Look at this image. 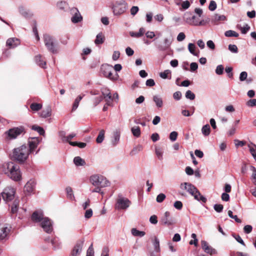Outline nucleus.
<instances>
[{"label":"nucleus","mask_w":256,"mask_h":256,"mask_svg":"<svg viewBox=\"0 0 256 256\" xmlns=\"http://www.w3.org/2000/svg\"><path fill=\"white\" fill-rule=\"evenodd\" d=\"M84 94L83 95H80L76 97V98L75 99L74 102L73 104L72 108V111H74L76 110V108H78L79 103L80 101L82 100V98L84 96Z\"/></svg>","instance_id":"nucleus-26"},{"label":"nucleus","mask_w":256,"mask_h":256,"mask_svg":"<svg viewBox=\"0 0 256 256\" xmlns=\"http://www.w3.org/2000/svg\"><path fill=\"white\" fill-rule=\"evenodd\" d=\"M162 224L169 226L174 225L175 223V220L170 216L169 212H166L162 216L160 220Z\"/></svg>","instance_id":"nucleus-11"},{"label":"nucleus","mask_w":256,"mask_h":256,"mask_svg":"<svg viewBox=\"0 0 256 256\" xmlns=\"http://www.w3.org/2000/svg\"><path fill=\"white\" fill-rule=\"evenodd\" d=\"M10 232V228L6 225L0 228V240L7 238Z\"/></svg>","instance_id":"nucleus-18"},{"label":"nucleus","mask_w":256,"mask_h":256,"mask_svg":"<svg viewBox=\"0 0 256 256\" xmlns=\"http://www.w3.org/2000/svg\"><path fill=\"white\" fill-rule=\"evenodd\" d=\"M104 134L105 131L104 130H100L96 139V142L98 144H100L103 142L104 138Z\"/></svg>","instance_id":"nucleus-36"},{"label":"nucleus","mask_w":256,"mask_h":256,"mask_svg":"<svg viewBox=\"0 0 256 256\" xmlns=\"http://www.w3.org/2000/svg\"><path fill=\"white\" fill-rule=\"evenodd\" d=\"M139 10V8L137 6H133L130 10V14L132 16H135Z\"/></svg>","instance_id":"nucleus-62"},{"label":"nucleus","mask_w":256,"mask_h":256,"mask_svg":"<svg viewBox=\"0 0 256 256\" xmlns=\"http://www.w3.org/2000/svg\"><path fill=\"white\" fill-rule=\"evenodd\" d=\"M110 250L108 246H105L102 248L100 256H109Z\"/></svg>","instance_id":"nucleus-55"},{"label":"nucleus","mask_w":256,"mask_h":256,"mask_svg":"<svg viewBox=\"0 0 256 256\" xmlns=\"http://www.w3.org/2000/svg\"><path fill=\"white\" fill-rule=\"evenodd\" d=\"M36 182L34 179H30L24 185V192L26 196H31L34 193Z\"/></svg>","instance_id":"nucleus-10"},{"label":"nucleus","mask_w":256,"mask_h":256,"mask_svg":"<svg viewBox=\"0 0 256 256\" xmlns=\"http://www.w3.org/2000/svg\"><path fill=\"white\" fill-rule=\"evenodd\" d=\"M42 107V104H41L34 102L30 105V108L32 109V110L35 112H37L40 110Z\"/></svg>","instance_id":"nucleus-39"},{"label":"nucleus","mask_w":256,"mask_h":256,"mask_svg":"<svg viewBox=\"0 0 256 256\" xmlns=\"http://www.w3.org/2000/svg\"><path fill=\"white\" fill-rule=\"evenodd\" d=\"M196 48V46L195 44L192 43H190L188 45V50L190 53L194 56H198V54L195 52Z\"/></svg>","instance_id":"nucleus-44"},{"label":"nucleus","mask_w":256,"mask_h":256,"mask_svg":"<svg viewBox=\"0 0 256 256\" xmlns=\"http://www.w3.org/2000/svg\"><path fill=\"white\" fill-rule=\"evenodd\" d=\"M30 154L28 147L25 144L14 148L12 151L13 158L20 163H24Z\"/></svg>","instance_id":"nucleus-3"},{"label":"nucleus","mask_w":256,"mask_h":256,"mask_svg":"<svg viewBox=\"0 0 256 256\" xmlns=\"http://www.w3.org/2000/svg\"><path fill=\"white\" fill-rule=\"evenodd\" d=\"M155 151L158 159L160 160H163V152L162 150L160 148H156Z\"/></svg>","instance_id":"nucleus-47"},{"label":"nucleus","mask_w":256,"mask_h":256,"mask_svg":"<svg viewBox=\"0 0 256 256\" xmlns=\"http://www.w3.org/2000/svg\"><path fill=\"white\" fill-rule=\"evenodd\" d=\"M182 189L186 190L190 194L193 196L195 200L203 203L206 202V198L201 194L198 188L190 183L184 182L180 186Z\"/></svg>","instance_id":"nucleus-2"},{"label":"nucleus","mask_w":256,"mask_h":256,"mask_svg":"<svg viewBox=\"0 0 256 256\" xmlns=\"http://www.w3.org/2000/svg\"><path fill=\"white\" fill-rule=\"evenodd\" d=\"M7 170H4L5 174L12 180L16 182L20 181L22 180V174L19 166L14 164L12 162L6 164Z\"/></svg>","instance_id":"nucleus-4"},{"label":"nucleus","mask_w":256,"mask_h":256,"mask_svg":"<svg viewBox=\"0 0 256 256\" xmlns=\"http://www.w3.org/2000/svg\"><path fill=\"white\" fill-rule=\"evenodd\" d=\"M224 36L226 37H238L239 34L238 32L234 30H228L224 32Z\"/></svg>","instance_id":"nucleus-41"},{"label":"nucleus","mask_w":256,"mask_h":256,"mask_svg":"<svg viewBox=\"0 0 256 256\" xmlns=\"http://www.w3.org/2000/svg\"><path fill=\"white\" fill-rule=\"evenodd\" d=\"M103 96L98 95L93 98L92 99L93 107H96L98 106L103 100Z\"/></svg>","instance_id":"nucleus-27"},{"label":"nucleus","mask_w":256,"mask_h":256,"mask_svg":"<svg viewBox=\"0 0 256 256\" xmlns=\"http://www.w3.org/2000/svg\"><path fill=\"white\" fill-rule=\"evenodd\" d=\"M224 67L222 64L218 65L215 70V72L218 75H222L224 73Z\"/></svg>","instance_id":"nucleus-48"},{"label":"nucleus","mask_w":256,"mask_h":256,"mask_svg":"<svg viewBox=\"0 0 256 256\" xmlns=\"http://www.w3.org/2000/svg\"><path fill=\"white\" fill-rule=\"evenodd\" d=\"M104 37L103 34L100 32L97 34L94 42L96 45L102 44L104 42Z\"/></svg>","instance_id":"nucleus-32"},{"label":"nucleus","mask_w":256,"mask_h":256,"mask_svg":"<svg viewBox=\"0 0 256 256\" xmlns=\"http://www.w3.org/2000/svg\"><path fill=\"white\" fill-rule=\"evenodd\" d=\"M20 44V40L17 38H10L6 40V46L14 49Z\"/></svg>","instance_id":"nucleus-15"},{"label":"nucleus","mask_w":256,"mask_h":256,"mask_svg":"<svg viewBox=\"0 0 256 256\" xmlns=\"http://www.w3.org/2000/svg\"><path fill=\"white\" fill-rule=\"evenodd\" d=\"M102 176L99 174H94L90 176V180L91 184L95 186H99Z\"/></svg>","instance_id":"nucleus-19"},{"label":"nucleus","mask_w":256,"mask_h":256,"mask_svg":"<svg viewBox=\"0 0 256 256\" xmlns=\"http://www.w3.org/2000/svg\"><path fill=\"white\" fill-rule=\"evenodd\" d=\"M16 194L15 189L11 186L6 187L2 192V196L3 200L6 202H10L14 200Z\"/></svg>","instance_id":"nucleus-9"},{"label":"nucleus","mask_w":256,"mask_h":256,"mask_svg":"<svg viewBox=\"0 0 256 256\" xmlns=\"http://www.w3.org/2000/svg\"><path fill=\"white\" fill-rule=\"evenodd\" d=\"M170 74H171V71L169 70H165L164 72H160V76L162 78L164 79H166V78L170 79L171 78Z\"/></svg>","instance_id":"nucleus-38"},{"label":"nucleus","mask_w":256,"mask_h":256,"mask_svg":"<svg viewBox=\"0 0 256 256\" xmlns=\"http://www.w3.org/2000/svg\"><path fill=\"white\" fill-rule=\"evenodd\" d=\"M57 7L62 10H64L68 6V4L65 1H60L57 3Z\"/></svg>","instance_id":"nucleus-46"},{"label":"nucleus","mask_w":256,"mask_h":256,"mask_svg":"<svg viewBox=\"0 0 256 256\" xmlns=\"http://www.w3.org/2000/svg\"><path fill=\"white\" fill-rule=\"evenodd\" d=\"M131 233L134 236L140 237H142L146 234L144 232L140 231L136 228H132L131 230Z\"/></svg>","instance_id":"nucleus-28"},{"label":"nucleus","mask_w":256,"mask_h":256,"mask_svg":"<svg viewBox=\"0 0 256 256\" xmlns=\"http://www.w3.org/2000/svg\"><path fill=\"white\" fill-rule=\"evenodd\" d=\"M68 197L70 199H72L74 197V195L72 194V190L70 187H67L66 189Z\"/></svg>","instance_id":"nucleus-58"},{"label":"nucleus","mask_w":256,"mask_h":256,"mask_svg":"<svg viewBox=\"0 0 256 256\" xmlns=\"http://www.w3.org/2000/svg\"><path fill=\"white\" fill-rule=\"evenodd\" d=\"M120 138V132L118 130L114 132L111 140L112 144L113 146H116L118 144Z\"/></svg>","instance_id":"nucleus-21"},{"label":"nucleus","mask_w":256,"mask_h":256,"mask_svg":"<svg viewBox=\"0 0 256 256\" xmlns=\"http://www.w3.org/2000/svg\"><path fill=\"white\" fill-rule=\"evenodd\" d=\"M246 104L248 106L250 107H253L256 106V99H251L249 100L247 102Z\"/></svg>","instance_id":"nucleus-64"},{"label":"nucleus","mask_w":256,"mask_h":256,"mask_svg":"<svg viewBox=\"0 0 256 256\" xmlns=\"http://www.w3.org/2000/svg\"><path fill=\"white\" fill-rule=\"evenodd\" d=\"M228 50L233 53H237L238 52V49L237 46L235 44H230L228 45Z\"/></svg>","instance_id":"nucleus-56"},{"label":"nucleus","mask_w":256,"mask_h":256,"mask_svg":"<svg viewBox=\"0 0 256 256\" xmlns=\"http://www.w3.org/2000/svg\"><path fill=\"white\" fill-rule=\"evenodd\" d=\"M225 20L226 16H224L216 14L213 16L212 20L214 24H216V22H218L223 21L224 20Z\"/></svg>","instance_id":"nucleus-33"},{"label":"nucleus","mask_w":256,"mask_h":256,"mask_svg":"<svg viewBox=\"0 0 256 256\" xmlns=\"http://www.w3.org/2000/svg\"><path fill=\"white\" fill-rule=\"evenodd\" d=\"M112 70V66L108 64H104L100 67V72L106 76L110 71Z\"/></svg>","instance_id":"nucleus-23"},{"label":"nucleus","mask_w":256,"mask_h":256,"mask_svg":"<svg viewBox=\"0 0 256 256\" xmlns=\"http://www.w3.org/2000/svg\"><path fill=\"white\" fill-rule=\"evenodd\" d=\"M228 215L230 218L234 219L236 222H238V223L242 222L241 220L238 218L237 216H236V215L234 216L232 214V210H230L228 211Z\"/></svg>","instance_id":"nucleus-50"},{"label":"nucleus","mask_w":256,"mask_h":256,"mask_svg":"<svg viewBox=\"0 0 256 256\" xmlns=\"http://www.w3.org/2000/svg\"><path fill=\"white\" fill-rule=\"evenodd\" d=\"M152 100L154 102L156 107L158 108H160L163 106L164 102L162 98L159 95H154L152 97Z\"/></svg>","instance_id":"nucleus-20"},{"label":"nucleus","mask_w":256,"mask_h":256,"mask_svg":"<svg viewBox=\"0 0 256 256\" xmlns=\"http://www.w3.org/2000/svg\"><path fill=\"white\" fill-rule=\"evenodd\" d=\"M166 195L164 194H160L156 196V202L158 203L162 202L166 198Z\"/></svg>","instance_id":"nucleus-52"},{"label":"nucleus","mask_w":256,"mask_h":256,"mask_svg":"<svg viewBox=\"0 0 256 256\" xmlns=\"http://www.w3.org/2000/svg\"><path fill=\"white\" fill-rule=\"evenodd\" d=\"M84 242V239L78 240L71 252L72 256H80L82 252L83 245Z\"/></svg>","instance_id":"nucleus-14"},{"label":"nucleus","mask_w":256,"mask_h":256,"mask_svg":"<svg viewBox=\"0 0 256 256\" xmlns=\"http://www.w3.org/2000/svg\"><path fill=\"white\" fill-rule=\"evenodd\" d=\"M74 162L76 166H82L86 164L84 160L80 156L75 157L74 159Z\"/></svg>","instance_id":"nucleus-34"},{"label":"nucleus","mask_w":256,"mask_h":256,"mask_svg":"<svg viewBox=\"0 0 256 256\" xmlns=\"http://www.w3.org/2000/svg\"><path fill=\"white\" fill-rule=\"evenodd\" d=\"M252 227L250 225H246L244 228V233L248 234L252 231Z\"/></svg>","instance_id":"nucleus-63"},{"label":"nucleus","mask_w":256,"mask_h":256,"mask_svg":"<svg viewBox=\"0 0 256 256\" xmlns=\"http://www.w3.org/2000/svg\"><path fill=\"white\" fill-rule=\"evenodd\" d=\"M185 34L183 32H180L178 34L176 37V40L178 42H182L185 39Z\"/></svg>","instance_id":"nucleus-61"},{"label":"nucleus","mask_w":256,"mask_h":256,"mask_svg":"<svg viewBox=\"0 0 256 256\" xmlns=\"http://www.w3.org/2000/svg\"><path fill=\"white\" fill-rule=\"evenodd\" d=\"M105 77L112 80H116L118 79V75L117 73L113 74L112 71H110Z\"/></svg>","instance_id":"nucleus-42"},{"label":"nucleus","mask_w":256,"mask_h":256,"mask_svg":"<svg viewBox=\"0 0 256 256\" xmlns=\"http://www.w3.org/2000/svg\"><path fill=\"white\" fill-rule=\"evenodd\" d=\"M131 204L130 201L127 198L122 197L119 198L116 204V208L118 210H126Z\"/></svg>","instance_id":"nucleus-12"},{"label":"nucleus","mask_w":256,"mask_h":256,"mask_svg":"<svg viewBox=\"0 0 256 256\" xmlns=\"http://www.w3.org/2000/svg\"><path fill=\"white\" fill-rule=\"evenodd\" d=\"M35 62L40 68H46V62L42 60L40 55H38L35 56Z\"/></svg>","instance_id":"nucleus-25"},{"label":"nucleus","mask_w":256,"mask_h":256,"mask_svg":"<svg viewBox=\"0 0 256 256\" xmlns=\"http://www.w3.org/2000/svg\"><path fill=\"white\" fill-rule=\"evenodd\" d=\"M192 24L194 26H201L203 24V21H200L198 18L194 16L192 18Z\"/></svg>","instance_id":"nucleus-40"},{"label":"nucleus","mask_w":256,"mask_h":256,"mask_svg":"<svg viewBox=\"0 0 256 256\" xmlns=\"http://www.w3.org/2000/svg\"><path fill=\"white\" fill-rule=\"evenodd\" d=\"M93 214V212L92 209L89 208L88 210H86L85 213H84V218L86 219H88L90 218Z\"/></svg>","instance_id":"nucleus-54"},{"label":"nucleus","mask_w":256,"mask_h":256,"mask_svg":"<svg viewBox=\"0 0 256 256\" xmlns=\"http://www.w3.org/2000/svg\"><path fill=\"white\" fill-rule=\"evenodd\" d=\"M44 42L47 50L52 54H56L59 50L58 44L56 40L48 34H44Z\"/></svg>","instance_id":"nucleus-6"},{"label":"nucleus","mask_w":256,"mask_h":256,"mask_svg":"<svg viewBox=\"0 0 256 256\" xmlns=\"http://www.w3.org/2000/svg\"><path fill=\"white\" fill-rule=\"evenodd\" d=\"M100 182L99 184V186L100 188H105L110 186V182L106 179V178L102 176L101 178Z\"/></svg>","instance_id":"nucleus-29"},{"label":"nucleus","mask_w":256,"mask_h":256,"mask_svg":"<svg viewBox=\"0 0 256 256\" xmlns=\"http://www.w3.org/2000/svg\"><path fill=\"white\" fill-rule=\"evenodd\" d=\"M208 8L211 11H214L216 8V4L214 0L210 1Z\"/></svg>","instance_id":"nucleus-59"},{"label":"nucleus","mask_w":256,"mask_h":256,"mask_svg":"<svg viewBox=\"0 0 256 256\" xmlns=\"http://www.w3.org/2000/svg\"><path fill=\"white\" fill-rule=\"evenodd\" d=\"M202 247L203 250L205 252L211 255L213 254H216V251L215 249L213 248L210 246L208 245V242L205 240H202L201 242Z\"/></svg>","instance_id":"nucleus-17"},{"label":"nucleus","mask_w":256,"mask_h":256,"mask_svg":"<svg viewBox=\"0 0 256 256\" xmlns=\"http://www.w3.org/2000/svg\"><path fill=\"white\" fill-rule=\"evenodd\" d=\"M52 114V108L48 105L43 110L40 114V116L43 118H46L50 116Z\"/></svg>","instance_id":"nucleus-22"},{"label":"nucleus","mask_w":256,"mask_h":256,"mask_svg":"<svg viewBox=\"0 0 256 256\" xmlns=\"http://www.w3.org/2000/svg\"><path fill=\"white\" fill-rule=\"evenodd\" d=\"M112 8L114 16H120L126 12L128 4L124 0H116L112 4Z\"/></svg>","instance_id":"nucleus-7"},{"label":"nucleus","mask_w":256,"mask_h":256,"mask_svg":"<svg viewBox=\"0 0 256 256\" xmlns=\"http://www.w3.org/2000/svg\"><path fill=\"white\" fill-rule=\"evenodd\" d=\"M172 39L168 38H165L163 44H158L156 46L159 51L164 52L168 50L172 44Z\"/></svg>","instance_id":"nucleus-13"},{"label":"nucleus","mask_w":256,"mask_h":256,"mask_svg":"<svg viewBox=\"0 0 256 256\" xmlns=\"http://www.w3.org/2000/svg\"><path fill=\"white\" fill-rule=\"evenodd\" d=\"M214 210L218 212H221L224 208V206L221 204H215L214 206Z\"/></svg>","instance_id":"nucleus-53"},{"label":"nucleus","mask_w":256,"mask_h":256,"mask_svg":"<svg viewBox=\"0 0 256 256\" xmlns=\"http://www.w3.org/2000/svg\"><path fill=\"white\" fill-rule=\"evenodd\" d=\"M18 12L21 15L26 18H30L32 16V14L29 10L26 9L22 6L18 8Z\"/></svg>","instance_id":"nucleus-24"},{"label":"nucleus","mask_w":256,"mask_h":256,"mask_svg":"<svg viewBox=\"0 0 256 256\" xmlns=\"http://www.w3.org/2000/svg\"><path fill=\"white\" fill-rule=\"evenodd\" d=\"M91 52H92V50L90 48H84L82 50V52L81 54L82 56V59L85 60L86 58L84 56L89 54L91 53Z\"/></svg>","instance_id":"nucleus-51"},{"label":"nucleus","mask_w":256,"mask_h":256,"mask_svg":"<svg viewBox=\"0 0 256 256\" xmlns=\"http://www.w3.org/2000/svg\"><path fill=\"white\" fill-rule=\"evenodd\" d=\"M152 244L154 246V251L156 252H160V240L156 236L154 237V240L152 242Z\"/></svg>","instance_id":"nucleus-31"},{"label":"nucleus","mask_w":256,"mask_h":256,"mask_svg":"<svg viewBox=\"0 0 256 256\" xmlns=\"http://www.w3.org/2000/svg\"><path fill=\"white\" fill-rule=\"evenodd\" d=\"M41 139L38 138H30L28 140V150L30 154H36L40 150L38 148L36 150L38 145L40 144Z\"/></svg>","instance_id":"nucleus-8"},{"label":"nucleus","mask_w":256,"mask_h":256,"mask_svg":"<svg viewBox=\"0 0 256 256\" xmlns=\"http://www.w3.org/2000/svg\"><path fill=\"white\" fill-rule=\"evenodd\" d=\"M210 128L208 124H206L202 128V132L204 136H208L210 134Z\"/></svg>","instance_id":"nucleus-30"},{"label":"nucleus","mask_w":256,"mask_h":256,"mask_svg":"<svg viewBox=\"0 0 256 256\" xmlns=\"http://www.w3.org/2000/svg\"><path fill=\"white\" fill-rule=\"evenodd\" d=\"M51 243L53 246V248L54 250L59 248H60V244L58 242V240L57 238H54L51 240Z\"/></svg>","instance_id":"nucleus-45"},{"label":"nucleus","mask_w":256,"mask_h":256,"mask_svg":"<svg viewBox=\"0 0 256 256\" xmlns=\"http://www.w3.org/2000/svg\"><path fill=\"white\" fill-rule=\"evenodd\" d=\"M70 11L72 13L74 14L71 18V20L73 23H78L82 20V17L77 8H73L71 9Z\"/></svg>","instance_id":"nucleus-16"},{"label":"nucleus","mask_w":256,"mask_h":256,"mask_svg":"<svg viewBox=\"0 0 256 256\" xmlns=\"http://www.w3.org/2000/svg\"><path fill=\"white\" fill-rule=\"evenodd\" d=\"M18 210V206L16 202H14L12 207H11V212L12 214H16Z\"/></svg>","instance_id":"nucleus-60"},{"label":"nucleus","mask_w":256,"mask_h":256,"mask_svg":"<svg viewBox=\"0 0 256 256\" xmlns=\"http://www.w3.org/2000/svg\"><path fill=\"white\" fill-rule=\"evenodd\" d=\"M178 134L176 132L174 131L170 132V139L172 142L176 140L178 137Z\"/></svg>","instance_id":"nucleus-57"},{"label":"nucleus","mask_w":256,"mask_h":256,"mask_svg":"<svg viewBox=\"0 0 256 256\" xmlns=\"http://www.w3.org/2000/svg\"><path fill=\"white\" fill-rule=\"evenodd\" d=\"M31 218L34 222L39 223L44 232L48 234H51L53 232V222L48 218L44 216L42 211L34 212Z\"/></svg>","instance_id":"nucleus-1"},{"label":"nucleus","mask_w":256,"mask_h":256,"mask_svg":"<svg viewBox=\"0 0 256 256\" xmlns=\"http://www.w3.org/2000/svg\"><path fill=\"white\" fill-rule=\"evenodd\" d=\"M32 129L38 132L40 135H44L45 132L44 129L38 126L34 125L32 127Z\"/></svg>","instance_id":"nucleus-43"},{"label":"nucleus","mask_w":256,"mask_h":256,"mask_svg":"<svg viewBox=\"0 0 256 256\" xmlns=\"http://www.w3.org/2000/svg\"><path fill=\"white\" fill-rule=\"evenodd\" d=\"M101 92L102 94V96H103V98L106 97H108V99L111 100V94L110 92L108 89L106 88H101Z\"/></svg>","instance_id":"nucleus-37"},{"label":"nucleus","mask_w":256,"mask_h":256,"mask_svg":"<svg viewBox=\"0 0 256 256\" xmlns=\"http://www.w3.org/2000/svg\"><path fill=\"white\" fill-rule=\"evenodd\" d=\"M195 94L191 90H188L186 92V97L188 99L193 100L195 98Z\"/></svg>","instance_id":"nucleus-49"},{"label":"nucleus","mask_w":256,"mask_h":256,"mask_svg":"<svg viewBox=\"0 0 256 256\" xmlns=\"http://www.w3.org/2000/svg\"><path fill=\"white\" fill-rule=\"evenodd\" d=\"M26 132V128L24 126L14 127L4 132L6 138L8 140L17 138L20 136H24Z\"/></svg>","instance_id":"nucleus-5"},{"label":"nucleus","mask_w":256,"mask_h":256,"mask_svg":"<svg viewBox=\"0 0 256 256\" xmlns=\"http://www.w3.org/2000/svg\"><path fill=\"white\" fill-rule=\"evenodd\" d=\"M131 131H132V134L135 137L138 138L140 136L141 132H140V128L139 126H135L132 128Z\"/></svg>","instance_id":"nucleus-35"}]
</instances>
